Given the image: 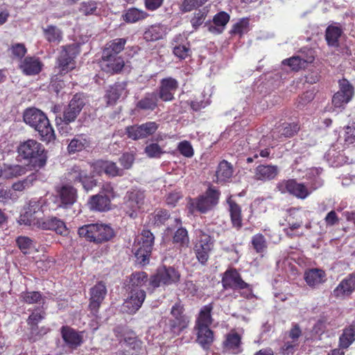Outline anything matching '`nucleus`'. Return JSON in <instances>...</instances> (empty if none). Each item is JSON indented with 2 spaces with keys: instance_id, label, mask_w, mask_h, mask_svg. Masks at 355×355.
<instances>
[{
  "instance_id": "f03ea898",
  "label": "nucleus",
  "mask_w": 355,
  "mask_h": 355,
  "mask_svg": "<svg viewBox=\"0 0 355 355\" xmlns=\"http://www.w3.org/2000/svg\"><path fill=\"white\" fill-rule=\"evenodd\" d=\"M78 234L80 237L95 243H102L110 241L114 236L113 229L108 225L92 223L78 228Z\"/></svg>"
},
{
  "instance_id": "72a5a7b5",
  "label": "nucleus",
  "mask_w": 355,
  "mask_h": 355,
  "mask_svg": "<svg viewBox=\"0 0 355 355\" xmlns=\"http://www.w3.org/2000/svg\"><path fill=\"white\" fill-rule=\"evenodd\" d=\"M230 16L226 12L221 11L217 13L213 18V24L208 26V30L214 34H220L223 32Z\"/></svg>"
},
{
  "instance_id": "a878e982",
  "label": "nucleus",
  "mask_w": 355,
  "mask_h": 355,
  "mask_svg": "<svg viewBox=\"0 0 355 355\" xmlns=\"http://www.w3.org/2000/svg\"><path fill=\"white\" fill-rule=\"evenodd\" d=\"M299 130L297 123H283L277 126L270 132V137L272 140L281 141L284 138L291 137Z\"/></svg>"
},
{
  "instance_id": "a18cd8bd",
  "label": "nucleus",
  "mask_w": 355,
  "mask_h": 355,
  "mask_svg": "<svg viewBox=\"0 0 355 355\" xmlns=\"http://www.w3.org/2000/svg\"><path fill=\"white\" fill-rule=\"evenodd\" d=\"M343 33L342 29L336 26H329L325 32V39L329 46L337 47L339 45L338 40Z\"/></svg>"
},
{
  "instance_id": "5701e85b",
  "label": "nucleus",
  "mask_w": 355,
  "mask_h": 355,
  "mask_svg": "<svg viewBox=\"0 0 355 355\" xmlns=\"http://www.w3.org/2000/svg\"><path fill=\"white\" fill-rule=\"evenodd\" d=\"M178 87V82L173 78H164L160 81L159 97L164 101H171Z\"/></svg>"
},
{
  "instance_id": "c756f323",
  "label": "nucleus",
  "mask_w": 355,
  "mask_h": 355,
  "mask_svg": "<svg viewBox=\"0 0 355 355\" xmlns=\"http://www.w3.org/2000/svg\"><path fill=\"white\" fill-rule=\"evenodd\" d=\"M127 84L125 82L116 83L107 90L105 98H107V104H114L120 98H125L127 96Z\"/></svg>"
},
{
  "instance_id": "49530a36",
  "label": "nucleus",
  "mask_w": 355,
  "mask_h": 355,
  "mask_svg": "<svg viewBox=\"0 0 355 355\" xmlns=\"http://www.w3.org/2000/svg\"><path fill=\"white\" fill-rule=\"evenodd\" d=\"M46 315L45 311L42 308L35 309L29 315L27 319V324L29 327L30 334H36L37 324L44 319Z\"/></svg>"
},
{
  "instance_id": "09e8293b",
  "label": "nucleus",
  "mask_w": 355,
  "mask_h": 355,
  "mask_svg": "<svg viewBox=\"0 0 355 355\" xmlns=\"http://www.w3.org/2000/svg\"><path fill=\"white\" fill-rule=\"evenodd\" d=\"M148 16V15L146 12L136 8H131L125 12L123 15V18L128 23H135L146 19Z\"/></svg>"
},
{
  "instance_id": "7ed1b4c3",
  "label": "nucleus",
  "mask_w": 355,
  "mask_h": 355,
  "mask_svg": "<svg viewBox=\"0 0 355 355\" xmlns=\"http://www.w3.org/2000/svg\"><path fill=\"white\" fill-rule=\"evenodd\" d=\"M155 236L148 230H143L135 241L133 250L137 261L142 265H146L151 254L154 245Z\"/></svg>"
},
{
  "instance_id": "c85d7f7f",
  "label": "nucleus",
  "mask_w": 355,
  "mask_h": 355,
  "mask_svg": "<svg viewBox=\"0 0 355 355\" xmlns=\"http://www.w3.org/2000/svg\"><path fill=\"white\" fill-rule=\"evenodd\" d=\"M279 173V168L275 165H259L254 169V179L262 182L273 180Z\"/></svg>"
},
{
  "instance_id": "864d4df0",
  "label": "nucleus",
  "mask_w": 355,
  "mask_h": 355,
  "mask_svg": "<svg viewBox=\"0 0 355 355\" xmlns=\"http://www.w3.org/2000/svg\"><path fill=\"white\" fill-rule=\"evenodd\" d=\"M23 301L28 304H41L44 303V298L41 293L37 291H26L21 294Z\"/></svg>"
},
{
  "instance_id": "a19ab883",
  "label": "nucleus",
  "mask_w": 355,
  "mask_h": 355,
  "mask_svg": "<svg viewBox=\"0 0 355 355\" xmlns=\"http://www.w3.org/2000/svg\"><path fill=\"white\" fill-rule=\"evenodd\" d=\"M232 165L226 160L221 161L217 168L216 175L217 182H225L231 179L233 175Z\"/></svg>"
},
{
  "instance_id": "c03bdc74",
  "label": "nucleus",
  "mask_w": 355,
  "mask_h": 355,
  "mask_svg": "<svg viewBox=\"0 0 355 355\" xmlns=\"http://www.w3.org/2000/svg\"><path fill=\"white\" fill-rule=\"evenodd\" d=\"M196 328L197 329V342L203 348H209L214 341L213 331L209 328V327Z\"/></svg>"
},
{
  "instance_id": "9d476101",
  "label": "nucleus",
  "mask_w": 355,
  "mask_h": 355,
  "mask_svg": "<svg viewBox=\"0 0 355 355\" xmlns=\"http://www.w3.org/2000/svg\"><path fill=\"white\" fill-rule=\"evenodd\" d=\"M339 90L332 97V105L336 108H345L354 96V87L345 78L339 80Z\"/></svg>"
},
{
  "instance_id": "37998d69",
  "label": "nucleus",
  "mask_w": 355,
  "mask_h": 355,
  "mask_svg": "<svg viewBox=\"0 0 355 355\" xmlns=\"http://www.w3.org/2000/svg\"><path fill=\"white\" fill-rule=\"evenodd\" d=\"M314 56L313 55H309L306 58H302L301 56H293L289 59L283 60V64H288L291 69L298 71L299 69L305 68L309 63L313 62Z\"/></svg>"
},
{
  "instance_id": "f8f14e48",
  "label": "nucleus",
  "mask_w": 355,
  "mask_h": 355,
  "mask_svg": "<svg viewBox=\"0 0 355 355\" xmlns=\"http://www.w3.org/2000/svg\"><path fill=\"white\" fill-rule=\"evenodd\" d=\"M277 189L282 193L288 192L291 195L300 199H305L311 192L305 184L299 183L293 179L278 182Z\"/></svg>"
},
{
  "instance_id": "dca6fc26",
  "label": "nucleus",
  "mask_w": 355,
  "mask_h": 355,
  "mask_svg": "<svg viewBox=\"0 0 355 355\" xmlns=\"http://www.w3.org/2000/svg\"><path fill=\"white\" fill-rule=\"evenodd\" d=\"M107 294V288L104 283L100 282L90 289L89 307L92 313L96 315Z\"/></svg>"
},
{
  "instance_id": "774afa93",
  "label": "nucleus",
  "mask_w": 355,
  "mask_h": 355,
  "mask_svg": "<svg viewBox=\"0 0 355 355\" xmlns=\"http://www.w3.org/2000/svg\"><path fill=\"white\" fill-rule=\"evenodd\" d=\"M355 142V122L349 123L345 128V143L352 144Z\"/></svg>"
},
{
  "instance_id": "de8ad7c7",
  "label": "nucleus",
  "mask_w": 355,
  "mask_h": 355,
  "mask_svg": "<svg viewBox=\"0 0 355 355\" xmlns=\"http://www.w3.org/2000/svg\"><path fill=\"white\" fill-rule=\"evenodd\" d=\"M149 281L148 275L143 271L133 272L130 277L129 289H141V287Z\"/></svg>"
},
{
  "instance_id": "ddd939ff",
  "label": "nucleus",
  "mask_w": 355,
  "mask_h": 355,
  "mask_svg": "<svg viewBox=\"0 0 355 355\" xmlns=\"http://www.w3.org/2000/svg\"><path fill=\"white\" fill-rule=\"evenodd\" d=\"M42 211L41 203L36 199H32L25 206L24 211L19 216V223L35 227L41 218L36 215Z\"/></svg>"
},
{
  "instance_id": "e2e57ef3",
  "label": "nucleus",
  "mask_w": 355,
  "mask_h": 355,
  "mask_svg": "<svg viewBox=\"0 0 355 355\" xmlns=\"http://www.w3.org/2000/svg\"><path fill=\"white\" fill-rule=\"evenodd\" d=\"M144 151L147 156L150 158L160 157V156L164 153L160 146L155 143L147 145Z\"/></svg>"
},
{
  "instance_id": "412c9836",
  "label": "nucleus",
  "mask_w": 355,
  "mask_h": 355,
  "mask_svg": "<svg viewBox=\"0 0 355 355\" xmlns=\"http://www.w3.org/2000/svg\"><path fill=\"white\" fill-rule=\"evenodd\" d=\"M122 349L116 355H139L142 351V343L136 337H125L120 342Z\"/></svg>"
},
{
  "instance_id": "2eb2a0df",
  "label": "nucleus",
  "mask_w": 355,
  "mask_h": 355,
  "mask_svg": "<svg viewBox=\"0 0 355 355\" xmlns=\"http://www.w3.org/2000/svg\"><path fill=\"white\" fill-rule=\"evenodd\" d=\"M35 227L43 230H51L60 235H66L68 230L65 223L55 216L41 218Z\"/></svg>"
},
{
  "instance_id": "393cba45",
  "label": "nucleus",
  "mask_w": 355,
  "mask_h": 355,
  "mask_svg": "<svg viewBox=\"0 0 355 355\" xmlns=\"http://www.w3.org/2000/svg\"><path fill=\"white\" fill-rule=\"evenodd\" d=\"M173 53L179 59L184 60L191 55L190 44L182 35H176L172 43Z\"/></svg>"
},
{
  "instance_id": "473e14b6",
  "label": "nucleus",
  "mask_w": 355,
  "mask_h": 355,
  "mask_svg": "<svg viewBox=\"0 0 355 355\" xmlns=\"http://www.w3.org/2000/svg\"><path fill=\"white\" fill-rule=\"evenodd\" d=\"M304 279L311 287H317L326 280L325 272L319 268L307 270L304 273Z\"/></svg>"
},
{
  "instance_id": "58836bf2",
  "label": "nucleus",
  "mask_w": 355,
  "mask_h": 355,
  "mask_svg": "<svg viewBox=\"0 0 355 355\" xmlns=\"http://www.w3.org/2000/svg\"><path fill=\"white\" fill-rule=\"evenodd\" d=\"M166 33L164 26L154 24L146 29L144 33V38L148 42H155L161 40Z\"/></svg>"
},
{
  "instance_id": "4be33fe9",
  "label": "nucleus",
  "mask_w": 355,
  "mask_h": 355,
  "mask_svg": "<svg viewBox=\"0 0 355 355\" xmlns=\"http://www.w3.org/2000/svg\"><path fill=\"white\" fill-rule=\"evenodd\" d=\"M302 336V330L297 324H293L292 328L288 331L287 340L285 341L282 347L283 353L287 355L293 354L299 345V338Z\"/></svg>"
},
{
  "instance_id": "cd10ccee",
  "label": "nucleus",
  "mask_w": 355,
  "mask_h": 355,
  "mask_svg": "<svg viewBox=\"0 0 355 355\" xmlns=\"http://www.w3.org/2000/svg\"><path fill=\"white\" fill-rule=\"evenodd\" d=\"M223 344L225 349L231 354H239L243 352L241 336L235 331L226 335Z\"/></svg>"
},
{
  "instance_id": "f704fd0d",
  "label": "nucleus",
  "mask_w": 355,
  "mask_h": 355,
  "mask_svg": "<svg viewBox=\"0 0 355 355\" xmlns=\"http://www.w3.org/2000/svg\"><path fill=\"white\" fill-rule=\"evenodd\" d=\"M228 211L230 212L232 226L237 230L242 227V216L241 207L230 196L227 199Z\"/></svg>"
},
{
  "instance_id": "20e7f679",
  "label": "nucleus",
  "mask_w": 355,
  "mask_h": 355,
  "mask_svg": "<svg viewBox=\"0 0 355 355\" xmlns=\"http://www.w3.org/2000/svg\"><path fill=\"white\" fill-rule=\"evenodd\" d=\"M19 155L24 159H30L34 165L42 167L45 165L46 156L43 146L34 139L22 143L19 148Z\"/></svg>"
},
{
  "instance_id": "052dcab7",
  "label": "nucleus",
  "mask_w": 355,
  "mask_h": 355,
  "mask_svg": "<svg viewBox=\"0 0 355 355\" xmlns=\"http://www.w3.org/2000/svg\"><path fill=\"white\" fill-rule=\"evenodd\" d=\"M97 9V3L94 1L89 0L83 1L80 4L79 11L85 15H93Z\"/></svg>"
},
{
  "instance_id": "6ab92c4d",
  "label": "nucleus",
  "mask_w": 355,
  "mask_h": 355,
  "mask_svg": "<svg viewBox=\"0 0 355 355\" xmlns=\"http://www.w3.org/2000/svg\"><path fill=\"white\" fill-rule=\"evenodd\" d=\"M62 338L64 344L71 349H76L83 343V332H78L68 326H63L60 329Z\"/></svg>"
},
{
  "instance_id": "603ef678",
  "label": "nucleus",
  "mask_w": 355,
  "mask_h": 355,
  "mask_svg": "<svg viewBox=\"0 0 355 355\" xmlns=\"http://www.w3.org/2000/svg\"><path fill=\"white\" fill-rule=\"evenodd\" d=\"M355 340V330L352 327L346 328L340 336V347L347 348Z\"/></svg>"
},
{
  "instance_id": "680f3d73",
  "label": "nucleus",
  "mask_w": 355,
  "mask_h": 355,
  "mask_svg": "<svg viewBox=\"0 0 355 355\" xmlns=\"http://www.w3.org/2000/svg\"><path fill=\"white\" fill-rule=\"evenodd\" d=\"M35 180V175H28L26 179L15 182L12 184V189L17 191H22L33 185V181Z\"/></svg>"
},
{
  "instance_id": "bb28decb",
  "label": "nucleus",
  "mask_w": 355,
  "mask_h": 355,
  "mask_svg": "<svg viewBox=\"0 0 355 355\" xmlns=\"http://www.w3.org/2000/svg\"><path fill=\"white\" fill-rule=\"evenodd\" d=\"M124 64V60L121 56L109 55L105 57L102 54L101 68L107 73H118L121 71Z\"/></svg>"
},
{
  "instance_id": "3c124183",
  "label": "nucleus",
  "mask_w": 355,
  "mask_h": 355,
  "mask_svg": "<svg viewBox=\"0 0 355 355\" xmlns=\"http://www.w3.org/2000/svg\"><path fill=\"white\" fill-rule=\"evenodd\" d=\"M173 243L180 248H187L189 246V238L186 229L180 227L175 232Z\"/></svg>"
},
{
  "instance_id": "69168bd1",
  "label": "nucleus",
  "mask_w": 355,
  "mask_h": 355,
  "mask_svg": "<svg viewBox=\"0 0 355 355\" xmlns=\"http://www.w3.org/2000/svg\"><path fill=\"white\" fill-rule=\"evenodd\" d=\"M208 0H184L182 3V11L190 12L205 4Z\"/></svg>"
},
{
  "instance_id": "4d7b16f0",
  "label": "nucleus",
  "mask_w": 355,
  "mask_h": 355,
  "mask_svg": "<svg viewBox=\"0 0 355 355\" xmlns=\"http://www.w3.org/2000/svg\"><path fill=\"white\" fill-rule=\"evenodd\" d=\"M252 244L258 253L263 252L267 248L266 240L261 234H257L252 236Z\"/></svg>"
},
{
  "instance_id": "4c0bfd02",
  "label": "nucleus",
  "mask_w": 355,
  "mask_h": 355,
  "mask_svg": "<svg viewBox=\"0 0 355 355\" xmlns=\"http://www.w3.org/2000/svg\"><path fill=\"white\" fill-rule=\"evenodd\" d=\"M42 32L45 40L50 43L59 44L62 40L63 32L55 25L42 27Z\"/></svg>"
},
{
  "instance_id": "f3484780",
  "label": "nucleus",
  "mask_w": 355,
  "mask_h": 355,
  "mask_svg": "<svg viewBox=\"0 0 355 355\" xmlns=\"http://www.w3.org/2000/svg\"><path fill=\"white\" fill-rule=\"evenodd\" d=\"M58 198L60 202V207L69 208L71 207L78 198L77 190L69 184H64L56 189Z\"/></svg>"
},
{
  "instance_id": "39448f33",
  "label": "nucleus",
  "mask_w": 355,
  "mask_h": 355,
  "mask_svg": "<svg viewBox=\"0 0 355 355\" xmlns=\"http://www.w3.org/2000/svg\"><path fill=\"white\" fill-rule=\"evenodd\" d=\"M222 284L225 289L239 291L240 295L244 298L248 299L253 295L252 286L242 279L240 273L234 268L228 269L224 272Z\"/></svg>"
},
{
  "instance_id": "c9c22d12",
  "label": "nucleus",
  "mask_w": 355,
  "mask_h": 355,
  "mask_svg": "<svg viewBox=\"0 0 355 355\" xmlns=\"http://www.w3.org/2000/svg\"><path fill=\"white\" fill-rule=\"evenodd\" d=\"M20 69L26 75H35L40 72L42 63L38 58L26 57L21 63Z\"/></svg>"
},
{
  "instance_id": "0eeeda50",
  "label": "nucleus",
  "mask_w": 355,
  "mask_h": 355,
  "mask_svg": "<svg viewBox=\"0 0 355 355\" xmlns=\"http://www.w3.org/2000/svg\"><path fill=\"white\" fill-rule=\"evenodd\" d=\"M196 242L194 244L193 251L198 261L205 264L209 257V253L214 247V239L201 230H197Z\"/></svg>"
},
{
  "instance_id": "2f4dec72",
  "label": "nucleus",
  "mask_w": 355,
  "mask_h": 355,
  "mask_svg": "<svg viewBox=\"0 0 355 355\" xmlns=\"http://www.w3.org/2000/svg\"><path fill=\"white\" fill-rule=\"evenodd\" d=\"M355 288V275L352 274L342 280L333 291L336 297H343L350 295Z\"/></svg>"
},
{
  "instance_id": "0e129e2a",
  "label": "nucleus",
  "mask_w": 355,
  "mask_h": 355,
  "mask_svg": "<svg viewBox=\"0 0 355 355\" xmlns=\"http://www.w3.org/2000/svg\"><path fill=\"white\" fill-rule=\"evenodd\" d=\"M16 242L19 248L24 254H26L28 250L32 248L33 243V241L31 239L22 236L17 237Z\"/></svg>"
},
{
  "instance_id": "8fccbe9b",
  "label": "nucleus",
  "mask_w": 355,
  "mask_h": 355,
  "mask_svg": "<svg viewBox=\"0 0 355 355\" xmlns=\"http://www.w3.org/2000/svg\"><path fill=\"white\" fill-rule=\"evenodd\" d=\"M211 310L212 306L211 304L205 305L201 309L196 321V327H209L211 323Z\"/></svg>"
},
{
  "instance_id": "aec40b11",
  "label": "nucleus",
  "mask_w": 355,
  "mask_h": 355,
  "mask_svg": "<svg viewBox=\"0 0 355 355\" xmlns=\"http://www.w3.org/2000/svg\"><path fill=\"white\" fill-rule=\"evenodd\" d=\"M145 298L144 290L130 289L129 297L125 301L123 306L129 313H135L142 306Z\"/></svg>"
},
{
  "instance_id": "338daca9",
  "label": "nucleus",
  "mask_w": 355,
  "mask_h": 355,
  "mask_svg": "<svg viewBox=\"0 0 355 355\" xmlns=\"http://www.w3.org/2000/svg\"><path fill=\"white\" fill-rule=\"evenodd\" d=\"M105 174L110 177L121 176L123 174V169L119 168L116 163L107 161Z\"/></svg>"
},
{
  "instance_id": "4468645a",
  "label": "nucleus",
  "mask_w": 355,
  "mask_h": 355,
  "mask_svg": "<svg viewBox=\"0 0 355 355\" xmlns=\"http://www.w3.org/2000/svg\"><path fill=\"white\" fill-rule=\"evenodd\" d=\"M159 128L155 121H148L141 125H131L126 128L128 137L133 140L145 139L153 135Z\"/></svg>"
},
{
  "instance_id": "79ce46f5",
  "label": "nucleus",
  "mask_w": 355,
  "mask_h": 355,
  "mask_svg": "<svg viewBox=\"0 0 355 355\" xmlns=\"http://www.w3.org/2000/svg\"><path fill=\"white\" fill-rule=\"evenodd\" d=\"M88 172L85 166L82 165H75L71 167L67 173V180L73 183H81L87 178Z\"/></svg>"
},
{
  "instance_id": "7c9ffc66",
  "label": "nucleus",
  "mask_w": 355,
  "mask_h": 355,
  "mask_svg": "<svg viewBox=\"0 0 355 355\" xmlns=\"http://www.w3.org/2000/svg\"><path fill=\"white\" fill-rule=\"evenodd\" d=\"M88 205L92 210L107 211L111 209V199L106 196L97 193L89 198Z\"/></svg>"
},
{
  "instance_id": "ea45409f",
  "label": "nucleus",
  "mask_w": 355,
  "mask_h": 355,
  "mask_svg": "<svg viewBox=\"0 0 355 355\" xmlns=\"http://www.w3.org/2000/svg\"><path fill=\"white\" fill-rule=\"evenodd\" d=\"M126 40L124 38H116L109 42L103 51L105 57L109 55L119 56L118 54L124 49Z\"/></svg>"
},
{
  "instance_id": "13d9d810",
  "label": "nucleus",
  "mask_w": 355,
  "mask_h": 355,
  "mask_svg": "<svg viewBox=\"0 0 355 355\" xmlns=\"http://www.w3.org/2000/svg\"><path fill=\"white\" fill-rule=\"evenodd\" d=\"M208 13L207 8L198 10L194 13L193 17L191 19V24L194 29H197L200 25H202L206 19Z\"/></svg>"
},
{
  "instance_id": "e433bc0d",
  "label": "nucleus",
  "mask_w": 355,
  "mask_h": 355,
  "mask_svg": "<svg viewBox=\"0 0 355 355\" xmlns=\"http://www.w3.org/2000/svg\"><path fill=\"white\" fill-rule=\"evenodd\" d=\"M158 96L156 92L146 93L136 104V107L145 111H153L157 107Z\"/></svg>"
},
{
  "instance_id": "9b49d317",
  "label": "nucleus",
  "mask_w": 355,
  "mask_h": 355,
  "mask_svg": "<svg viewBox=\"0 0 355 355\" xmlns=\"http://www.w3.org/2000/svg\"><path fill=\"white\" fill-rule=\"evenodd\" d=\"M85 105L84 100L78 95H75L70 101L69 105L64 108L63 111L62 118H60V121L63 122V124L58 123V125L60 127L59 130H62L64 125H67L69 123L73 122L83 106Z\"/></svg>"
},
{
  "instance_id": "f257e3e1",
  "label": "nucleus",
  "mask_w": 355,
  "mask_h": 355,
  "mask_svg": "<svg viewBox=\"0 0 355 355\" xmlns=\"http://www.w3.org/2000/svg\"><path fill=\"white\" fill-rule=\"evenodd\" d=\"M24 121L38 132L42 140L50 141L55 138L54 130L45 114L41 110L32 107L24 113Z\"/></svg>"
},
{
  "instance_id": "5fc2aeb1",
  "label": "nucleus",
  "mask_w": 355,
  "mask_h": 355,
  "mask_svg": "<svg viewBox=\"0 0 355 355\" xmlns=\"http://www.w3.org/2000/svg\"><path fill=\"white\" fill-rule=\"evenodd\" d=\"M188 320L186 317H180L170 320L169 326L171 330L175 334H179L184 329L187 327Z\"/></svg>"
},
{
  "instance_id": "423d86ee",
  "label": "nucleus",
  "mask_w": 355,
  "mask_h": 355,
  "mask_svg": "<svg viewBox=\"0 0 355 355\" xmlns=\"http://www.w3.org/2000/svg\"><path fill=\"white\" fill-rule=\"evenodd\" d=\"M144 191L132 189L126 193L124 197L123 209L132 218H135L139 213L144 211L146 203Z\"/></svg>"
},
{
  "instance_id": "b1692460",
  "label": "nucleus",
  "mask_w": 355,
  "mask_h": 355,
  "mask_svg": "<svg viewBox=\"0 0 355 355\" xmlns=\"http://www.w3.org/2000/svg\"><path fill=\"white\" fill-rule=\"evenodd\" d=\"M92 139L85 134L76 135L69 142L67 150L69 154H74L83 150L88 151L92 148Z\"/></svg>"
},
{
  "instance_id": "bf43d9fd",
  "label": "nucleus",
  "mask_w": 355,
  "mask_h": 355,
  "mask_svg": "<svg viewBox=\"0 0 355 355\" xmlns=\"http://www.w3.org/2000/svg\"><path fill=\"white\" fill-rule=\"evenodd\" d=\"M249 31V21L248 19H242L239 22L236 23L232 30L231 34H236L241 36Z\"/></svg>"
},
{
  "instance_id": "6e6d98bb",
  "label": "nucleus",
  "mask_w": 355,
  "mask_h": 355,
  "mask_svg": "<svg viewBox=\"0 0 355 355\" xmlns=\"http://www.w3.org/2000/svg\"><path fill=\"white\" fill-rule=\"evenodd\" d=\"M25 167L20 165L9 166L3 171V176L6 178H12L22 175L26 173Z\"/></svg>"
},
{
  "instance_id": "a211bd4d",
  "label": "nucleus",
  "mask_w": 355,
  "mask_h": 355,
  "mask_svg": "<svg viewBox=\"0 0 355 355\" xmlns=\"http://www.w3.org/2000/svg\"><path fill=\"white\" fill-rule=\"evenodd\" d=\"M75 49L73 46H63V49L58 59L57 69L60 74H64L73 69Z\"/></svg>"
},
{
  "instance_id": "1a4fd4ad",
  "label": "nucleus",
  "mask_w": 355,
  "mask_h": 355,
  "mask_svg": "<svg viewBox=\"0 0 355 355\" xmlns=\"http://www.w3.org/2000/svg\"><path fill=\"white\" fill-rule=\"evenodd\" d=\"M220 191L209 187L204 195L200 196L191 203V207L200 213H206L212 209L218 203Z\"/></svg>"
},
{
  "instance_id": "6e6552de",
  "label": "nucleus",
  "mask_w": 355,
  "mask_h": 355,
  "mask_svg": "<svg viewBox=\"0 0 355 355\" xmlns=\"http://www.w3.org/2000/svg\"><path fill=\"white\" fill-rule=\"evenodd\" d=\"M180 279V274L173 267H160L157 272L149 279V286L153 288H157L162 284L169 285L176 283Z\"/></svg>"
}]
</instances>
